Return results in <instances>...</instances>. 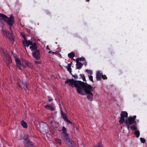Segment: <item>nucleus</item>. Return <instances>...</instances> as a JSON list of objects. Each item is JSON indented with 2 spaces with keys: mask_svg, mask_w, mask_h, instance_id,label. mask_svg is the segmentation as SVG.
<instances>
[{
  "mask_svg": "<svg viewBox=\"0 0 147 147\" xmlns=\"http://www.w3.org/2000/svg\"><path fill=\"white\" fill-rule=\"evenodd\" d=\"M95 147H104L102 145L101 141L96 144Z\"/></svg>",
  "mask_w": 147,
  "mask_h": 147,
  "instance_id": "nucleus-25",
  "label": "nucleus"
},
{
  "mask_svg": "<svg viewBox=\"0 0 147 147\" xmlns=\"http://www.w3.org/2000/svg\"><path fill=\"white\" fill-rule=\"evenodd\" d=\"M86 71L87 72L88 74L90 75H92V71L91 70L86 69Z\"/></svg>",
  "mask_w": 147,
  "mask_h": 147,
  "instance_id": "nucleus-34",
  "label": "nucleus"
},
{
  "mask_svg": "<svg viewBox=\"0 0 147 147\" xmlns=\"http://www.w3.org/2000/svg\"><path fill=\"white\" fill-rule=\"evenodd\" d=\"M136 115L134 116L133 117H130L131 118H132V119L135 121V119L136 118Z\"/></svg>",
  "mask_w": 147,
  "mask_h": 147,
  "instance_id": "nucleus-43",
  "label": "nucleus"
},
{
  "mask_svg": "<svg viewBox=\"0 0 147 147\" xmlns=\"http://www.w3.org/2000/svg\"><path fill=\"white\" fill-rule=\"evenodd\" d=\"M135 122H136L132 118L129 117V118L128 119V123L129 125H132L134 124Z\"/></svg>",
  "mask_w": 147,
  "mask_h": 147,
  "instance_id": "nucleus-16",
  "label": "nucleus"
},
{
  "mask_svg": "<svg viewBox=\"0 0 147 147\" xmlns=\"http://www.w3.org/2000/svg\"><path fill=\"white\" fill-rule=\"evenodd\" d=\"M68 56L69 58L73 59L75 56V53L73 52H71L68 54Z\"/></svg>",
  "mask_w": 147,
  "mask_h": 147,
  "instance_id": "nucleus-23",
  "label": "nucleus"
},
{
  "mask_svg": "<svg viewBox=\"0 0 147 147\" xmlns=\"http://www.w3.org/2000/svg\"><path fill=\"white\" fill-rule=\"evenodd\" d=\"M18 86H19V88H22V87L20 85V84H19V83H18Z\"/></svg>",
  "mask_w": 147,
  "mask_h": 147,
  "instance_id": "nucleus-46",
  "label": "nucleus"
},
{
  "mask_svg": "<svg viewBox=\"0 0 147 147\" xmlns=\"http://www.w3.org/2000/svg\"><path fill=\"white\" fill-rule=\"evenodd\" d=\"M102 77L104 80H106L107 79V78L106 76L105 75H102Z\"/></svg>",
  "mask_w": 147,
  "mask_h": 147,
  "instance_id": "nucleus-39",
  "label": "nucleus"
},
{
  "mask_svg": "<svg viewBox=\"0 0 147 147\" xmlns=\"http://www.w3.org/2000/svg\"><path fill=\"white\" fill-rule=\"evenodd\" d=\"M102 74L100 71H98L97 72L96 75V78L97 81H100L101 80Z\"/></svg>",
  "mask_w": 147,
  "mask_h": 147,
  "instance_id": "nucleus-11",
  "label": "nucleus"
},
{
  "mask_svg": "<svg viewBox=\"0 0 147 147\" xmlns=\"http://www.w3.org/2000/svg\"><path fill=\"white\" fill-rule=\"evenodd\" d=\"M25 90V91H27L28 90V86L23 88Z\"/></svg>",
  "mask_w": 147,
  "mask_h": 147,
  "instance_id": "nucleus-44",
  "label": "nucleus"
},
{
  "mask_svg": "<svg viewBox=\"0 0 147 147\" xmlns=\"http://www.w3.org/2000/svg\"><path fill=\"white\" fill-rule=\"evenodd\" d=\"M3 33L5 34L6 35H8L9 34V31L7 30H5L3 31Z\"/></svg>",
  "mask_w": 147,
  "mask_h": 147,
  "instance_id": "nucleus-31",
  "label": "nucleus"
},
{
  "mask_svg": "<svg viewBox=\"0 0 147 147\" xmlns=\"http://www.w3.org/2000/svg\"><path fill=\"white\" fill-rule=\"evenodd\" d=\"M62 130L63 131L62 133L63 134L67 133V130L66 128L64 126H63L62 127Z\"/></svg>",
  "mask_w": 147,
  "mask_h": 147,
  "instance_id": "nucleus-27",
  "label": "nucleus"
},
{
  "mask_svg": "<svg viewBox=\"0 0 147 147\" xmlns=\"http://www.w3.org/2000/svg\"><path fill=\"white\" fill-rule=\"evenodd\" d=\"M45 108L47 110H54L55 109V108L53 103H52L50 105H47L45 106Z\"/></svg>",
  "mask_w": 147,
  "mask_h": 147,
  "instance_id": "nucleus-10",
  "label": "nucleus"
},
{
  "mask_svg": "<svg viewBox=\"0 0 147 147\" xmlns=\"http://www.w3.org/2000/svg\"><path fill=\"white\" fill-rule=\"evenodd\" d=\"M65 143L69 147H74L76 145V143L75 142L71 139H69L67 141V142Z\"/></svg>",
  "mask_w": 147,
  "mask_h": 147,
  "instance_id": "nucleus-7",
  "label": "nucleus"
},
{
  "mask_svg": "<svg viewBox=\"0 0 147 147\" xmlns=\"http://www.w3.org/2000/svg\"><path fill=\"white\" fill-rule=\"evenodd\" d=\"M124 117H123L121 116L120 119L119 121V123L120 124L123 123L125 121Z\"/></svg>",
  "mask_w": 147,
  "mask_h": 147,
  "instance_id": "nucleus-24",
  "label": "nucleus"
},
{
  "mask_svg": "<svg viewBox=\"0 0 147 147\" xmlns=\"http://www.w3.org/2000/svg\"><path fill=\"white\" fill-rule=\"evenodd\" d=\"M61 116L64 120L67 118L66 113H64L63 111H61Z\"/></svg>",
  "mask_w": 147,
  "mask_h": 147,
  "instance_id": "nucleus-19",
  "label": "nucleus"
},
{
  "mask_svg": "<svg viewBox=\"0 0 147 147\" xmlns=\"http://www.w3.org/2000/svg\"><path fill=\"white\" fill-rule=\"evenodd\" d=\"M53 121H51V123H53Z\"/></svg>",
  "mask_w": 147,
  "mask_h": 147,
  "instance_id": "nucleus-49",
  "label": "nucleus"
},
{
  "mask_svg": "<svg viewBox=\"0 0 147 147\" xmlns=\"http://www.w3.org/2000/svg\"><path fill=\"white\" fill-rule=\"evenodd\" d=\"M29 48L32 51L37 50V47L36 43L33 42L31 46H30Z\"/></svg>",
  "mask_w": 147,
  "mask_h": 147,
  "instance_id": "nucleus-9",
  "label": "nucleus"
},
{
  "mask_svg": "<svg viewBox=\"0 0 147 147\" xmlns=\"http://www.w3.org/2000/svg\"><path fill=\"white\" fill-rule=\"evenodd\" d=\"M68 65L66 67V68L67 69V70L68 71L70 74L72 75L71 73V63L68 64Z\"/></svg>",
  "mask_w": 147,
  "mask_h": 147,
  "instance_id": "nucleus-15",
  "label": "nucleus"
},
{
  "mask_svg": "<svg viewBox=\"0 0 147 147\" xmlns=\"http://www.w3.org/2000/svg\"><path fill=\"white\" fill-rule=\"evenodd\" d=\"M90 0H86V1L87 2H89V1Z\"/></svg>",
  "mask_w": 147,
  "mask_h": 147,
  "instance_id": "nucleus-48",
  "label": "nucleus"
},
{
  "mask_svg": "<svg viewBox=\"0 0 147 147\" xmlns=\"http://www.w3.org/2000/svg\"><path fill=\"white\" fill-rule=\"evenodd\" d=\"M140 140L141 142L142 143H144L146 141L145 139L142 138H141Z\"/></svg>",
  "mask_w": 147,
  "mask_h": 147,
  "instance_id": "nucleus-33",
  "label": "nucleus"
},
{
  "mask_svg": "<svg viewBox=\"0 0 147 147\" xmlns=\"http://www.w3.org/2000/svg\"><path fill=\"white\" fill-rule=\"evenodd\" d=\"M127 113L124 111H123L121 114V116L123 117H127Z\"/></svg>",
  "mask_w": 147,
  "mask_h": 147,
  "instance_id": "nucleus-20",
  "label": "nucleus"
},
{
  "mask_svg": "<svg viewBox=\"0 0 147 147\" xmlns=\"http://www.w3.org/2000/svg\"><path fill=\"white\" fill-rule=\"evenodd\" d=\"M21 124L22 127L24 128H26L27 127V123L24 120H22L21 121Z\"/></svg>",
  "mask_w": 147,
  "mask_h": 147,
  "instance_id": "nucleus-21",
  "label": "nucleus"
},
{
  "mask_svg": "<svg viewBox=\"0 0 147 147\" xmlns=\"http://www.w3.org/2000/svg\"><path fill=\"white\" fill-rule=\"evenodd\" d=\"M89 78L90 81H91L92 82H94L93 80V76H92L90 75V76H88Z\"/></svg>",
  "mask_w": 147,
  "mask_h": 147,
  "instance_id": "nucleus-36",
  "label": "nucleus"
},
{
  "mask_svg": "<svg viewBox=\"0 0 147 147\" xmlns=\"http://www.w3.org/2000/svg\"><path fill=\"white\" fill-rule=\"evenodd\" d=\"M49 53H52L53 54H55L56 53L55 52H52V51H50L49 52Z\"/></svg>",
  "mask_w": 147,
  "mask_h": 147,
  "instance_id": "nucleus-45",
  "label": "nucleus"
},
{
  "mask_svg": "<svg viewBox=\"0 0 147 147\" xmlns=\"http://www.w3.org/2000/svg\"><path fill=\"white\" fill-rule=\"evenodd\" d=\"M73 78H74L75 79H77L78 78V77L77 76V75L76 74H75L74 75H73L72 74V75H71Z\"/></svg>",
  "mask_w": 147,
  "mask_h": 147,
  "instance_id": "nucleus-37",
  "label": "nucleus"
},
{
  "mask_svg": "<svg viewBox=\"0 0 147 147\" xmlns=\"http://www.w3.org/2000/svg\"><path fill=\"white\" fill-rule=\"evenodd\" d=\"M5 57L6 58L5 62L6 64L8 66L12 62L11 59L9 55L6 56Z\"/></svg>",
  "mask_w": 147,
  "mask_h": 147,
  "instance_id": "nucleus-8",
  "label": "nucleus"
},
{
  "mask_svg": "<svg viewBox=\"0 0 147 147\" xmlns=\"http://www.w3.org/2000/svg\"><path fill=\"white\" fill-rule=\"evenodd\" d=\"M134 134L136 135V137L137 138H138L140 135L139 131L138 130L134 131Z\"/></svg>",
  "mask_w": 147,
  "mask_h": 147,
  "instance_id": "nucleus-22",
  "label": "nucleus"
},
{
  "mask_svg": "<svg viewBox=\"0 0 147 147\" xmlns=\"http://www.w3.org/2000/svg\"><path fill=\"white\" fill-rule=\"evenodd\" d=\"M76 62V69H80L83 66V64L79 62V61H77Z\"/></svg>",
  "mask_w": 147,
  "mask_h": 147,
  "instance_id": "nucleus-14",
  "label": "nucleus"
},
{
  "mask_svg": "<svg viewBox=\"0 0 147 147\" xmlns=\"http://www.w3.org/2000/svg\"><path fill=\"white\" fill-rule=\"evenodd\" d=\"M15 60L18 69L20 70H22V68L21 67H22L24 66L23 63H21L20 60L18 57L15 58Z\"/></svg>",
  "mask_w": 147,
  "mask_h": 147,
  "instance_id": "nucleus-5",
  "label": "nucleus"
},
{
  "mask_svg": "<svg viewBox=\"0 0 147 147\" xmlns=\"http://www.w3.org/2000/svg\"><path fill=\"white\" fill-rule=\"evenodd\" d=\"M80 76L84 81H86L85 77L84 74H80Z\"/></svg>",
  "mask_w": 147,
  "mask_h": 147,
  "instance_id": "nucleus-29",
  "label": "nucleus"
},
{
  "mask_svg": "<svg viewBox=\"0 0 147 147\" xmlns=\"http://www.w3.org/2000/svg\"><path fill=\"white\" fill-rule=\"evenodd\" d=\"M47 49H50L49 48H48V45L47 47Z\"/></svg>",
  "mask_w": 147,
  "mask_h": 147,
  "instance_id": "nucleus-47",
  "label": "nucleus"
},
{
  "mask_svg": "<svg viewBox=\"0 0 147 147\" xmlns=\"http://www.w3.org/2000/svg\"><path fill=\"white\" fill-rule=\"evenodd\" d=\"M55 142L57 143H59V144L61 145V140L59 139H57L55 140Z\"/></svg>",
  "mask_w": 147,
  "mask_h": 147,
  "instance_id": "nucleus-30",
  "label": "nucleus"
},
{
  "mask_svg": "<svg viewBox=\"0 0 147 147\" xmlns=\"http://www.w3.org/2000/svg\"><path fill=\"white\" fill-rule=\"evenodd\" d=\"M32 43L33 42L32 41L26 40L24 42V44L25 46L28 47L30 45L31 46Z\"/></svg>",
  "mask_w": 147,
  "mask_h": 147,
  "instance_id": "nucleus-12",
  "label": "nucleus"
},
{
  "mask_svg": "<svg viewBox=\"0 0 147 147\" xmlns=\"http://www.w3.org/2000/svg\"><path fill=\"white\" fill-rule=\"evenodd\" d=\"M130 128L131 130L133 131L137 129V127L134 125H133L132 126H130Z\"/></svg>",
  "mask_w": 147,
  "mask_h": 147,
  "instance_id": "nucleus-28",
  "label": "nucleus"
},
{
  "mask_svg": "<svg viewBox=\"0 0 147 147\" xmlns=\"http://www.w3.org/2000/svg\"><path fill=\"white\" fill-rule=\"evenodd\" d=\"M22 83L23 85V88L26 87L27 86V83L25 81H22Z\"/></svg>",
  "mask_w": 147,
  "mask_h": 147,
  "instance_id": "nucleus-32",
  "label": "nucleus"
},
{
  "mask_svg": "<svg viewBox=\"0 0 147 147\" xmlns=\"http://www.w3.org/2000/svg\"><path fill=\"white\" fill-rule=\"evenodd\" d=\"M32 53V56L37 60H39L40 58V54L39 50H37Z\"/></svg>",
  "mask_w": 147,
  "mask_h": 147,
  "instance_id": "nucleus-4",
  "label": "nucleus"
},
{
  "mask_svg": "<svg viewBox=\"0 0 147 147\" xmlns=\"http://www.w3.org/2000/svg\"><path fill=\"white\" fill-rule=\"evenodd\" d=\"M1 50L2 51L3 55L5 57L9 55L8 54V52L6 49L2 48L1 49Z\"/></svg>",
  "mask_w": 147,
  "mask_h": 147,
  "instance_id": "nucleus-17",
  "label": "nucleus"
},
{
  "mask_svg": "<svg viewBox=\"0 0 147 147\" xmlns=\"http://www.w3.org/2000/svg\"><path fill=\"white\" fill-rule=\"evenodd\" d=\"M85 60V59L83 57H82L80 58H77L76 59V61H84Z\"/></svg>",
  "mask_w": 147,
  "mask_h": 147,
  "instance_id": "nucleus-26",
  "label": "nucleus"
},
{
  "mask_svg": "<svg viewBox=\"0 0 147 147\" xmlns=\"http://www.w3.org/2000/svg\"><path fill=\"white\" fill-rule=\"evenodd\" d=\"M20 34L23 38H25L26 35L24 33H23L21 32L20 33Z\"/></svg>",
  "mask_w": 147,
  "mask_h": 147,
  "instance_id": "nucleus-41",
  "label": "nucleus"
},
{
  "mask_svg": "<svg viewBox=\"0 0 147 147\" xmlns=\"http://www.w3.org/2000/svg\"><path fill=\"white\" fill-rule=\"evenodd\" d=\"M63 135L64 139L65 140V142H67V141H68L69 139H70V138L69 137L67 133H65V134H63Z\"/></svg>",
  "mask_w": 147,
  "mask_h": 147,
  "instance_id": "nucleus-18",
  "label": "nucleus"
},
{
  "mask_svg": "<svg viewBox=\"0 0 147 147\" xmlns=\"http://www.w3.org/2000/svg\"><path fill=\"white\" fill-rule=\"evenodd\" d=\"M126 125L127 126V127L128 129H129V128L130 127V125H129V124L128 123V121L126 120Z\"/></svg>",
  "mask_w": 147,
  "mask_h": 147,
  "instance_id": "nucleus-38",
  "label": "nucleus"
},
{
  "mask_svg": "<svg viewBox=\"0 0 147 147\" xmlns=\"http://www.w3.org/2000/svg\"><path fill=\"white\" fill-rule=\"evenodd\" d=\"M47 100L49 102H51L53 101V99L51 96H47Z\"/></svg>",
  "mask_w": 147,
  "mask_h": 147,
  "instance_id": "nucleus-35",
  "label": "nucleus"
},
{
  "mask_svg": "<svg viewBox=\"0 0 147 147\" xmlns=\"http://www.w3.org/2000/svg\"><path fill=\"white\" fill-rule=\"evenodd\" d=\"M7 16L3 14L0 13V19L2 20L5 22L6 21Z\"/></svg>",
  "mask_w": 147,
  "mask_h": 147,
  "instance_id": "nucleus-13",
  "label": "nucleus"
},
{
  "mask_svg": "<svg viewBox=\"0 0 147 147\" xmlns=\"http://www.w3.org/2000/svg\"><path fill=\"white\" fill-rule=\"evenodd\" d=\"M24 66H22L24 68H27V67H30V68H32L33 67V65H32L31 63L29 62L27 60H24L23 61Z\"/></svg>",
  "mask_w": 147,
  "mask_h": 147,
  "instance_id": "nucleus-6",
  "label": "nucleus"
},
{
  "mask_svg": "<svg viewBox=\"0 0 147 147\" xmlns=\"http://www.w3.org/2000/svg\"><path fill=\"white\" fill-rule=\"evenodd\" d=\"M65 84H69L72 87H75L77 88V91L78 93L82 95H85V92L88 94V99L90 101L93 100V94L92 91L93 89L92 86L87 83L79 80H75L73 79H68L65 82Z\"/></svg>",
  "mask_w": 147,
  "mask_h": 147,
  "instance_id": "nucleus-1",
  "label": "nucleus"
},
{
  "mask_svg": "<svg viewBox=\"0 0 147 147\" xmlns=\"http://www.w3.org/2000/svg\"><path fill=\"white\" fill-rule=\"evenodd\" d=\"M23 140L24 147H34V143L30 140V136L28 135H25Z\"/></svg>",
  "mask_w": 147,
  "mask_h": 147,
  "instance_id": "nucleus-2",
  "label": "nucleus"
},
{
  "mask_svg": "<svg viewBox=\"0 0 147 147\" xmlns=\"http://www.w3.org/2000/svg\"><path fill=\"white\" fill-rule=\"evenodd\" d=\"M5 22L9 26V29L11 30V27L15 22V19L12 14H11L9 17H7Z\"/></svg>",
  "mask_w": 147,
  "mask_h": 147,
  "instance_id": "nucleus-3",
  "label": "nucleus"
},
{
  "mask_svg": "<svg viewBox=\"0 0 147 147\" xmlns=\"http://www.w3.org/2000/svg\"><path fill=\"white\" fill-rule=\"evenodd\" d=\"M55 43H56V44H57V42H55Z\"/></svg>",
  "mask_w": 147,
  "mask_h": 147,
  "instance_id": "nucleus-50",
  "label": "nucleus"
},
{
  "mask_svg": "<svg viewBox=\"0 0 147 147\" xmlns=\"http://www.w3.org/2000/svg\"><path fill=\"white\" fill-rule=\"evenodd\" d=\"M34 63L36 64H40L41 63V62L40 61H35Z\"/></svg>",
  "mask_w": 147,
  "mask_h": 147,
  "instance_id": "nucleus-42",
  "label": "nucleus"
},
{
  "mask_svg": "<svg viewBox=\"0 0 147 147\" xmlns=\"http://www.w3.org/2000/svg\"><path fill=\"white\" fill-rule=\"evenodd\" d=\"M65 120L67 122L70 124H72V122L68 119L67 118Z\"/></svg>",
  "mask_w": 147,
  "mask_h": 147,
  "instance_id": "nucleus-40",
  "label": "nucleus"
}]
</instances>
